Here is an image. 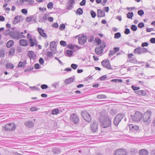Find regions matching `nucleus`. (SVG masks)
Instances as JSON below:
<instances>
[{"mask_svg":"<svg viewBox=\"0 0 155 155\" xmlns=\"http://www.w3.org/2000/svg\"><path fill=\"white\" fill-rule=\"evenodd\" d=\"M78 40L79 43L81 45H84L86 42L85 41H84V39H78Z\"/></svg>","mask_w":155,"mask_h":155,"instance_id":"6e6d98bb","label":"nucleus"},{"mask_svg":"<svg viewBox=\"0 0 155 155\" xmlns=\"http://www.w3.org/2000/svg\"><path fill=\"white\" fill-rule=\"evenodd\" d=\"M107 78V77L106 75H103L99 79L101 81L105 80Z\"/></svg>","mask_w":155,"mask_h":155,"instance_id":"09e8293b","label":"nucleus"},{"mask_svg":"<svg viewBox=\"0 0 155 155\" xmlns=\"http://www.w3.org/2000/svg\"><path fill=\"white\" fill-rule=\"evenodd\" d=\"M131 29L133 31H136L137 29V27L135 25H133L131 27Z\"/></svg>","mask_w":155,"mask_h":155,"instance_id":"603ef678","label":"nucleus"},{"mask_svg":"<svg viewBox=\"0 0 155 155\" xmlns=\"http://www.w3.org/2000/svg\"><path fill=\"white\" fill-rule=\"evenodd\" d=\"M102 65L104 67L107 68L108 69H112L110 65V63L108 60L105 59L101 62Z\"/></svg>","mask_w":155,"mask_h":155,"instance_id":"9d476101","label":"nucleus"},{"mask_svg":"<svg viewBox=\"0 0 155 155\" xmlns=\"http://www.w3.org/2000/svg\"><path fill=\"white\" fill-rule=\"evenodd\" d=\"M25 62H26V61H25V62H22L21 61H20L18 63V67L24 68L25 67L26 64V63H25Z\"/></svg>","mask_w":155,"mask_h":155,"instance_id":"b1692460","label":"nucleus"},{"mask_svg":"<svg viewBox=\"0 0 155 155\" xmlns=\"http://www.w3.org/2000/svg\"><path fill=\"white\" fill-rule=\"evenodd\" d=\"M129 62L130 63H135L137 62V60L135 58H133L129 60Z\"/></svg>","mask_w":155,"mask_h":155,"instance_id":"13d9d810","label":"nucleus"},{"mask_svg":"<svg viewBox=\"0 0 155 155\" xmlns=\"http://www.w3.org/2000/svg\"><path fill=\"white\" fill-rule=\"evenodd\" d=\"M52 151L53 153L55 155L60 154L61 152L60 149L58 147L53 148Z\"/></svg>","mask_w":155,"mask_h":155,"instance_id":"dca6fc26","label":"nucleus"},{"mask_svg":"<svg viewBox=\"0 0 155 155\" xmlns=\"http://www.w3.org/2000/svg\"><path fill=\"white\" fill-rule=\"evenodd\" d=\"M14 44L13 41L12 40H10L7 42L6 46L7 48H9L12 46Z\"/></svg>","mask_w":155,"mask_h":155,"instance_id":"412c9836","label":"nucleus"},{"mask_svg":"<svg viewBox=\"0 0 155 155\" xmlns=\"http://www.w3.org/2000/svg\"><path fill=\"white\" fill-rule=\"evenodd\" d=\"M90 14H91V17L93 18H95L96 15V13H95V12L93 10H91V11Z\"/></svg>","mask_w":155,"mask_h":155,"instance_id":"de8ad7c7","label":"nucleus"},{"mask_svg":"<svg viewBox=\"0 0 155 155\" xmlns=\"http://www.w3.org/2000/svg\"><path fill=\"white\" fill-rule=\"evenodd\" d=\"M112 82H121L122 81V80L121 79H112L111 80Z\"/></svg>","mask_w":155,"mask_h":155,"instance_id":"a19ab883","label":"nucleus"},{"mask_svg":"<svg viewBox=\"0 0 155 155\" xmlns=\"http://www.w3.org/2000/svg\"><path fill=\"white\" fill-rule=\"evenodd\" d=\"M124 115L123 114H117L114 118L113 123L115 126H117L124 117Z\"/></svg>","mask_w":155,"mask_h":155,"instance_id":"39448f33","label":"nucleus"},{"mask_svg":"<svg viewBox=\"0 0 155 155\" xmlns=\"http://www.w3.org/2000/svg\"><path fill=\"white\" fill-rule=\"evenodd\" d=\"M23 32H20L18 30H12L11 32V37L16 40H19L21 38H25V36L23 35Z\"/></svg>","mask_w":155,"mask_h":155,"instance_id":"f03ea898","label":"nucleus"},{"mask_svg":"<svg viewBox=\"0 0 155 155\" xmlns=\"http://www.w3.org/2000/svg\"><path fill=\"white\" fill-rule=\"evenodd\" d=\"M77 67L78 65L76 64H72L71 65V68L74 70L76 69L77 68Z\"/></svg>","mask_w":155,"mask_h":155,"instance_id":"4d7b16f0","label":"nucleus"},{"mask_svg":"<svg viewBox=\"0 0 155 155\" xmlns=\"http://www.w3.org/2000/svg\"><path fill=\"white\" fill-rule=\"evenodd\" d=\"M32 20L31 21V23H36L37 22V17L35 15L31 16Z\"/></svg>","mask_w":155,"mask_h":155,"instance_id":"393cba45","label":"nucleus"},{"mask_svg":"<svg viewBox=\"0 0 155 155\" xmlns=\"http://www.w3.org/2000/svg\"><path fill=\"white\" fill-rule=\"evenodd\" d=\"M106 97H107L106 96L104 95H103V94L97 95V98H98V99L106 98Z\"/></svg>","mask_w":155,"mask_h":155,"instance_id":"a18cd8bd","label":"nucleus"},{"mask_svg":"<svg viewBox=\"0 0 155 155\" xmlns=\"http://www.w3.org/2000/svg\"><path fill=\"white\" fill-rule=\"evenodd\" d=\"M91 128L93 132H96L97 129V123L95 122L93 123V124H92L91 126Z\"/></svg>","mask_w":155,"mask_h":155,"instance_id":"6ab92c4d","label":"nucleus"},{"mask_svg":"<svg viewBox=\"0 0 155 155\" xmlns=\"http://www.w3.org/2000/svg\"><path fill=\"white\" fill-rule=\"evenodd\" d=\"M130 130L132 131H137L139 129V127L137 125H134L133 124H130L129 125Z\"/></svg>","mask_w":155,"mask_h":155,"instance_id":"2eb2a0df","label":"nucleus"},{"mask_svg":"<svg viewBox=\"0 0 155 155\" xmlns=\"http://www.w3.org/2000/svg\"><path fill=\"white\" fill-rule=\"evenodd\" d=\"M29 41L30 42V47H33L35 45V42L34 41L33 39L32 38H30L29 39Z\"/></svg>","mask_w":155,"mask_h":155,"instance_id":"2f4dec72","label":"nucleus"},{"mask_svg":"<svg viewBox=\"0 0 155 155\" xmlns=\"http://www.w3.org/2000/svg\"><path fill=\"white\" fill-rule=\"evenodd\" d=\"M52 53L51 51H48L47 53V55L48 57L51 58V57L53 56V55L52 54Z\"/></svg>","mask_w":155,"mask_h":155,"instance_id":"052dcab7","label":"nucleus"},{"mask_svg":"<svg viewBox=\"0 0 155 155\" xmlns=\"http://www.w3.org/2000/svg\"><path fill=\"white\" fill-rule=\"evenodd\" d=\"M52 86L56 88L59 86V82H55L52 84Z\"/></svg>","mask_w":155,"mask_h":155,"instance_id":"e433bc0d","label":"nucleus"},{"mask_svg":"<svg viewBox=\"0 0 155 155\" xmlns=\"http://www.w3.org/2000/svg\"><path fill=\"white\" fill-rule=\"evenodd\" d=\"M19 44L21 46L25 47L29 45V42L26 39H21L19 41Z\"/></svg>","mask_w":155,"mask_h":155,"instance_id":"4468645a","label":"nucleus"},{"mask_svg":"<svg viewBox=\"0 0 155 155\" xmlns=\"http://www.w3.org/2000/svg\"><path fill=\"white\" fill-rule=\"evenodd\" d=\"M138 14L140 16H142L144 14V12L142 10H140L137 12Z\"/></svg>","mask_w":155,"mask_h":155,"instance_id":"3c124183","label":"nucleus"},{"mask_svg":"<svg viewBox=\"0 0 155 155\" xmlns=\"http://www.w3.org/2000/svg\"><path fill=\"white\" fill-rule=\"evenodd\" d=\"M101 126L103 128L109 127L111 125V120L108 116L102 115L99 117Z\"/></svg>","mask_w":155,"mask_h":155,"instance_id":"f257e3e1","label":"nucleus"},{"mask_svg":"<svg viewBox=\"0 0 155 155\" xmlns=\"http://www.w3.org/2000/svg\"><path fill=\"white\" fill-rule=\"evenodd\" d=\"M29 88L31 90L33 91H39L40 90L39 88H38L35 86L30 87Z\"/></svg>","mask_w":155,"mask_h":155,"instance_id":"37998d69","label":"nucleus"},{"mask_svg":"<svg viewBox=\"0 0 155 155\" xmlns=\"http://www.w3.org/2000/svg\"><path fill=\"white\" fill-rule=\"evenodd\" d=\"M65 25L64 24H61L59 26V28L61 30H63L65 28Z\"/></svg>","mask_w":155,"mask_h":155,"instance_id":"864d4df0","label":"nucleus"},{"mask_svg":"<svg viewBox=\"0 0 155 155\" xmlns=\"http://www.w3.org/2000/svg\"><path fill=\"white\" fill-rule=\"evenodd\" d=\"M128 153L124 149H120L115 151L114 155H127Z\"/></svg>","mask_w":155,"mask_h":155,"instance_id":"6e6552de","label":"nucleus"},{"mask_svg":"<svg viewBox=\"0 0 155 155\" xmlns=\"http://www.w3.org/2000/svg\"><path fill=\"white\" fill-rule=\"evenodd\" d=\"M15 52V49L14 47H12L11 48L10 50V51H9V55H12V54H13Z\"/></svg>","mask_w":155,"mask_h":155,"instance_id":"7c9ffc66","label":"nucleus"},{"mask_svg":"<svg viewBox=\"0 0 155 155\" xmlns=\"http://www.w3.org/2000/svg\"><path fill=\"white\" fill-rule=\"evenodd\" d=\"M74 81V79L71 77L68 78H67L65 79V82L67 84H69L72 82H73Z\"/></svg>","mask_w":155,"mask_h":155,"instance_id":"a878e982","label":"nucleus"},{"mask_svg":"<svg viewBox=\"0 0 155 155\" xmlns=\"http://www.w3.org/2000/svg\"><path fill=\"white\" fill-rule=\"evenodd\" d=\"M81 114L83 118L85 121L90 122L91 120V115L86 110H84L81 111Z\"/></svg>","mask_w":155,"mask_h":155,"instance_id":"20e7f679","label":"nucleus"},{"mask_svg":"<svg viewBox=\"0 0 155 155\" xmlns=\"http://www.w3.org/2000/svg\"><path fill=\"white\" fill-rule=\"evenodd\" d=\"M4 127L5 130L6 131H12L15 130L16 127L15 124L12 123L6 124Z\"/></svg>","mask_w":155,"mask_h":155,"instance_id":"0eeeda50","label":"nucleus"},{"mask_svg":"<svg viewBox=\"0 0 155 155\" xmlns=\"http://www.w3.org/2000/svg\"><path fill=\"white\" fill-rule=\"evenodd\" d=\"M66 53L67 55V56L68 57L71 56L73 54V51L71 50H66Z\"/></svg>","mask_w":155,"mask_h":155,"instance_id":"72a5a7b5","label":"nucleus"},{"mask_svg":"<svg viewBox=\"0 0 155 155\" xmlns=\"http://www.w3.org/2000/svg\"><path fill=\"white\" fill-rule=\"evenodd\" d=\"M131 117L133 121H140L143 117L142 114L138 111L135 112V114H131Z\"/></svg>","mask_w":155,"mask_h":155,"instance_id":"7ed1b4c3","label":"nucleus"},{"mask_svg":"<svg viewBox=\"0 0 155 155\" xmlns=\"http://www.w3.org/2000/svg\"><path fill=\"white\" fill-rule=\"evenodd\" d=\"M59 113V110L58 109H56L52 110L51 113L52 114H57Z\"/></svg>","mask_w":155,"mask_h":155,"instance_id":"58836bf2","label":"nucleus"},{"mask_svg":"<svg viewBox=\"0 0 155 155\" xmlns=\"http://www.w3.org/2000/svg\"><path fill=\"white\" fill-rule=\"evenodd\" d=\"M124 33L125 34L128 35L130 33V29L128 28H126L124 31Z\"/></svg>","mask_w":155,"mask_h":155,"instance_id":"0e129e2a","label":"nucleus"},{"mask_svg":"<svg viewBox=\"0 0 155 155\" xmlns=\"http://www.w3.org/2000/svg\"><path fill=\"white\" fill-rule=\"evenodd\" d=\"M21 17L20 16H17L15 18L14 20L13 21L14 24H15L18 23L20 21Z\"/></svg>","mask_w":155,"mask_h":155,"instance_id":"4be33fe9","label":"nucleus"},{"mask_svg":"<svg viewBox=\"0 0 155 155\" xmlns=\"http://www.w3.org/2000/svg\"><path fill=\"white\" fill-rule=\"evenodd\" d=\"M72 5H66V8L67 9L70 10L72 8Z\"/></svg>","mask_w":155,"mask_h":155,"instance_id":"338daca9","label":"nucleus"},{"mask_svg":"<svg viewBox=\"0 0 155 155\" xmlns=\"http://www.w3.org/2000/svg\"><path fill=\"white\" fill-rule=\"evenodd\" d=\"M68 48L71 50H73L74 48V46L72 44H69L68 45Z\"/></svg>","mask_w":155,"mask_h":155,"instance_id":"bf43d9fd","label":"nucleus"},{"mask_svg":"<svg viewBox=\"0 0 155 155\" xmlns=\"http://www.w3.org/2000/svg\"><path fill=\"white\" fill-rule=\"evenodd\" d=\"M144 26V25L143 23L141 22L139 23L138 25V27L139 28H143Z\"/></svg>","mask_w":155,"mask_h":155,"instance_id":"5fc2aeb1","label":"nucleus"},{"mask_svg":"<svg viewBox=\"0 0 155 155\" xmlns=\"http://www.w3.org/2000/svg\"><path fill=\"white\" fill-rule=\"evenodd\" d=\"M127 17L129 19H132L134 15L133 13L132 12H129L127 14Z\"/></svg>","mask_w":155,"mask_h":155,"instance_id":"f704fd0d","label":"nucleus"},{"mask_svg":"<svg viewBox=\"0 0 155 155\" xmlns=\"http://www.w3.org/2000/svg\"><path fill=\"white\" fill-rule=\"evenodd\" d=\"M14 65L10 63H7L6 65V68L7 69H12L14 68Z\"/></svg>","mask_w":155,"mask_h":155,"instance_id":"bb28decb","label":"nucleus"},{"mask_svg":"<svg viewBox=\"0 0 155 155\" xmlns=\"http://www.w3.org/2000/svg\"><path fill=\"white\" fill-rule=\"evenodd\" d=\"M41 87L42 89H44L47 88L48 87V86L46 84H43L41 85Z\"/></svg>","mask_w":155,"mask_h":155,"instance_id":"e2e57ef3","label":"nucleus"},{"mask_svg":"<svg viewBox=\"0 0 155 155\" xmlns=\"http://www.w3.org/2000/svg\"><path fill=\"white\" fill-rule=\"evenodd\" d=\"M60 44L64 47L66 46L67 45L66 42L64 41H61L60 42Z\"/></svg>","mask_w":155,"mask_h":155,"instance_id":"49530a36","label":"nucleus"},{"mask_svg":"<svg viewBox=\"0 0 155 155\" xmlns=\"http://www.w3.org/2000/svg\"><path fill=\"white\" fill-rule=\"evenodd\" d=\"M84 39V41H86V36L85 35H82L81 37L78 38V39Z\"/></svg>","mask_w":155,"mask_h":155,"instance_id":"8fccbe9b","label":"nucleus"},{"mask_svg":"<svg viewBox=\"0 0 155 155\" xmlns=\"http://www.w3.org/2000/svg\"><path fill=\"white\" fill-rule=\"evenodd\" d=\"M50 49L52 51L53 53L54 54L56 51V43L54 41L51 42L50 45Z\"/></svg>","mask_w":155,"mask_h":155,"instance_id":"ddd939ff","label":"nucleus"},{"mask_svg":"<svg viewBox=\"0 0 155 155\" xmlns=\"http://www.w3.org/2000/svg\"><path fill=\"white\" fill-rule=\"evenodd\" d=\"M135 93L136 94L142 96H145L147 94V92L145 90L136 91L135 92Z\"/></svg>","mask_w":155,"mask_h":155,"instance_id":"a211bd4d","label":"nucleus"},{"mask_svg":"<svg viewBox=\"0 0 155 155\" xmlns=\"http://www.w3.org/2000/svg\"><path fill=\"white\" fill-rule=\"evenodd\" d=\"M33 69L32 66H30L29 68H26L25 70V72H29Z\"/></svg>","mask_w":155,"mask_h":155,"instance_id":"79ce46f5","label":"nucleus"},{"mask_svg":"<svg viewBox=\"0 0 155 155\" xmlns=\"http://www.w3.org/2000/svg\"><path fill=\"white\" fill-rule=\"evenodd\" d=\"M137 152V150L134 148L130 149V153L131 155H134Z\"/></svg>","mask_w":155,"mask_h":155,"instance_id":"c756f323","label":"nucleus"},{"mask_svg":"<svg viewBox=\"0 0 155 155\" xmlns=\"http://www.w3.org/2000/svg\"><path fill=\"white\" fill-rule=\"evenodd\" d=\"M53 4L51 2H49L47 5V7L49 9H52L53 8Z\"/></svg>","mask_w":155,"mask_h":155,"instance_id":"ea45409f","label":"nucleus"},{"mask_svg":"<svg viewBox=\"0 0 155 155\" xmlns=\"http://www.w3.org/2000/svg\"><path fill=\"white\" fill-rule=\"evenodd\" d=\"M114 38H115L118 39L121 36V35L120 32H117L114 34Z\"/></svg>","mask_w":155,"mask_h":155,"instance_id":"c9c22d12","label":"nucleus"},{"mask_svg":"<svg viewBox=\"0 0 155 155\" xmlns=\"http://www.w3.org/2000/svg\"><path fill=\"white\" fill-rule=\"evenodd\" d=\"M141 54H142L144 53H146L147 52H149L147 51V50L146 48H142L140 47Z\"/></svg>","mask_w":155,"mask_h":155,"instance_id":"4c0bfd02","label":"nucleus"},{"mask_svg":"<svg viewBox=\"0 0 155 155\" xmlns=\"http://www.w3.org/2000/svg\"><path fill=\"white\" fill-rule=\"evenodd\" d=\"M94 37L93 35H91L90 36L89 39H88V41L89 42H92L94 41Z\"/></svg>","mask_w":155,"mask_h":155,"instance_id":"69168bd1","label":"nucleus"},{"mask_svg":"<svg viewBox=\"0 0 155 155\" xmlns=\"http://www.w3.org/2000/svg\"><path fill=\"white\" fill-rule=\"evenodd\" d=\"M106 46V43L103 42L102 43L101 45L97 46V55L101 54L102 53L103 49Z\"/></svg>","mask_w":155,"mask_h":155,"instance_id":"f8f14e48","label":"nucleus"},{"mask_svg":"<svg viewBox=\"0 0 155 155\" xmlns=\"http://www.w3.org/2000/svg\"><path fill=\"white\" fill-rule=\"evenodd\" d=\"M132 88L134 91H137L140 89L139 87L134 86H132Z\"/></svg>","mask_w":155,"mask_h":155,"instance_id":"774afa93","label":"nucleus"},{"mask_svg":"<svg viewBox=\"0 0 155 155\" xmlns=\"http://www.w3.org/2000/svg\"><path fill=\"white\" fill-rule=\"evenodd\" d=\"M152 112L150 110H148L144 114L143 117V120L144 122H147V123H150L151 120L150 117L151 115Z\"/></svg>","mask_w":155,"mask_h":155,"instance_id":"423d86ee","label":"nucleus"},{"mask_svg":"<svg viewBox=\"0 0 155 155\" xmlns=\"http://www.w3.org/2000/svg\"><path fill=\"white\" fill-rule=\"evenodd\" d=\"M105 15V13L104 11L101 10L97 9V17H104Z\"/></svg>","mask_w":155,"mask_h":155,"instance_id":"f3484780","label":"nucleus"},{"mask_svg":"<svg viewBox=\"0 0 155 155\" xmlns=\"http://www.w3.org/2000/svg\"><path fill=\"white\" fill-rule=\"evenodd\" d=\"M11 31H10V29H8L5 30L3 32L4 35H9L11 36Z\"/></svg>","mask_w":155,"mask_h":155,"instance_id":"473e14b6","label":"nucleus"},{"mask_svg":"<svg viewBox=\"0 0 155 155\" xmlns=\"http://www.w3.org/2000/svg\"><path fill=\"white\" fill-rule=\"evenodd\" d=\"M70 120L73 122L74 124H77L78 123L79 118L78 116L75 114H71L70 116Z\"/></svg>","mask_w":155,"mask_h":155,"instance_id":"1a4fd4ad","label":"nucleus"},{"mask_svg":"<svg viewBox=\"0 0 155 155\" xmlns=\"http://www.w3.org/2000/svg\"><path fill=\"white\" fill-rule=\"evenodd\" d=\"M34 53L32 51H29L28 52V55L29 58L31 57V56L33 55Z\"/></svg>","mask_w":155,"mask_h":155,"instance_id":"680f3d73","label":"nucleus"},{"mask_svg":"<svg viewBox=\"0 0 155 155\" xmlns=\"http://www.w3.org/2000/svg\"><path fill=\"white\" fill-rule=\"evenodd\" d=\"M76 14H78L79 15H81L83 13V10L81 8H78L77 11L75 12Z\"/></svg>","mask_w":155,"mask_h":155,"instance_id":"cd10ccee","label":"nucleus"},{"mask_svg":"<svg viewBox=\"0 0 155 155\" xmlns=\"http://www.w3.org/2000/svg\"><path fill=\"white\" fill-rule=\"evenodd\" d=\"M134 52L135 54H140L141 51L140 47L135 48L134 50Z\"/></svg>","mask_w":155,"mask_h":155,"instance_id":"c85d7f7f","label":"nucleus"},{"mask_svg":"<svg viewBox=\"0 0 155 155\" xmlns=\"http://www.w3.org/2000/svg\"><path fill=\"white\" fill-rule=\"evenodd\" d=\"M38 31L41 35H42V34L44 32V29H42L41 28H38Z\"/></svg>","mask_w":155,"mask_h":155,"instance_id":"c03bdc74","label":"nucleus"},{"mask_svg":"<svg viewBox=\"0 0 155 155\" xmlns=\"http://www.w3.org/2000/svg\"><path fill=\"white\" fill-rule=\"evenodd\" d=\"M34 121L28 120L24 123V125L26 127L29 128H31L34 127L35 125V119H34Z\"/></svg>","mask_w":155,"mask_h":155,"instance_id":"9b49d317","label":"nucleus"},{"mask_svg":"<svg viewBox=\"0 0 155 155\" xmlns=\"http://www.w3.org/2000/svg\"><path fill=\"white\" fill-rule=\"evenodd\" d=\"M20 1L22 3L27 2L29 5H32L34 3L33 0H20Z\"/></svg>","mask_w":155,"mask_h":155,"instance_id":"5701e85b","label":"nucleus"},{"mask_svg":"<svg viewBox=\"0 0 155 155\" xmlns=\"http://www.w3.org/2000/svg\"><path fill=\"white\" fill-rule=\"evenodd\" d=\"M139 153L140 155H148V152L144 149H142L139 150Z\"/></svg>","mask_w":155,"mask_h":155,"instance_id":"aec40b11","label":"nucleus"}]
</instances>
